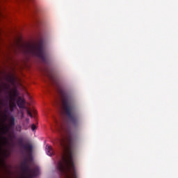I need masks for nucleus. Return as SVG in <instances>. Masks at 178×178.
<instances>
[{"instance_id": "obj_1", "label": "nucleus", "mask_w": 178, "mask_h": 178, "mask_svg": "<svg viewBox=\"0 0 178 178\" xmlns=\"http://www.w3.org/2000/svg\"><path fill=\"white\" fill-rule=\"evenodd\" d=\"M60 145L63 148V153L62 161H60L58 165V169L62 175H64L65 178H76L73 159L69 152L66 140L62 139L60 141Z\"/></svg>"}, {"instance_id": "obj_2", "label": "nucleus", "mask_w": 178, "mask_h": 178, "mask_svg": "<svg viewBox=\"0 0 178 178\" xmlns=\"http://www.w3.org/2000/svg\"><path fill=\"white\" fill-rule=\"evenodd\" d=\"M23 52L26 55H32V56H41V49L34 44H28L23 49Z\"/></svg>"}, {"instance_id": "obj_3", "label": "nucleus", "mask_w": 178, "mask_h": 178, "mask_svg": "<svg viewBox=\"0 0 178 178\" xmlns=\"http://www.w3.org/2000/svg\"><path fill=\"white\" fill-rule=\"evenodd\" d=\"M17 104L19 108H24V104H26V100H24L22 97H19L17 102Z\"/></svg>"}, {"instance_id": "obj_4", "label": "nucleus", "mask_w": 178, "mask_h": 178, "mask_svg": "<svg viewBox=\"0 0 178 178\" xmlns=\"http://www.w3.org/2000/svg\"><path fill=\"white\" fill-rule=\"evenodd\" d=\"M26 113L30 118H33V115L31 114V112L29 109L26 108Z\"/></svg>"}, {"instance_id": "obj_5", "label": "nucleus", "mask_w": 178, "mask_h": 178, "mask_svg": "<svg viewBox=\"0 0 178 178\" xmlns=\"http://www.w3.org/2000/svg\"><path fill=\"white\" fill-rule=\"evenodd\" d=\"M35 129H37V127L35 124H32L31 130H33L34 131V130H35Z\"/></svg>"}, {"instance_id": "obj_6", "label": "nucleus", "mask_w": 178, "mask_h": 178, "mask_svg": "<svg viewBox=\"0 0 178 178\" xmlns=\"http://www.w3.org/2000/svg\"><path fill=\"white\" fill-rule=\"evenodd\" d=\"M14 97H16L17 95V90H15L13 93Z\"/></svg>"}, {"instance_id": "obj_7", "label": "nucleus", "mask_w": 178, "mask_h": 178, "mask_svg": "<svg viewBox=\"0 0 178 178\" xmlns=\"http://www.w3.org/2000/svg\"><path fill=\"white\" fill-rule=\"evenodd\" d=\"M47 155H49V156H51V155H52V152H47Z\"/></svg>"}, {"instance_id": "obj_8", "label": "nucleus", "mask_w": 178, "mask_h": 178, "mask_svg": "<svg viewBox=\"0 0 178 178\" xmlns=\"http://www.w3.org/2000/svg\"><path fill=\"white\" fill-rule=\"evenodd\" d=\"M46 149H51V147L50 146H47Z\"/></svg>"}, {"instance_id": "obj_9", "label": "nucleus", "mask_w": 178, "mask_h": 178, "mask_svg": "<svg viewBox=\"0 0 178 178\" xmlns=\"http://www.w3.org/2000/svg\"><path fill=\"white\" fill-rule=\"evenodd\" d=\"M16 104L14 103L13 105L10 104V106H15Z\"/></svg>"}]
</instances>
